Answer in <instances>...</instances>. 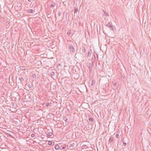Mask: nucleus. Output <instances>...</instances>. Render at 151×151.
Segmentation results:
<instances>
[{"mask_svg": "<svg viewBox=\"0 0 151 151\" xmlns=\"http://www.w3.org/2000/svg\"><path fill=\"white\" fill-rule=\"evenodd\" d=\"M76 142L73 141H71L67 145L68 148L70 150H72L76 146Z\"/></svg>", "mask_w": 151, "mask_h": 151, "instance_id": "f257e3e1", "label": "nucleus"}, {"mask_svg": "<svg viewBox=\"0 0 151 151\" xmlns=\"http://www.w3.org/2000/svg\"><path fill=\"white\" fill-rule=\"evenodd\" d=\"M68 44L69 45L68 50L70 54L74 53L75 52V50L73 46V43L72 42H71V43H68Z\"/></svg>", "mask_w": 151, "mask_h": 151, "instance_id": "f03ea898", "label": "nucleus"}, {"mask_svg": "<svg viewBox=\"0 0 151 151\" xmlns=\"http://www.w3.org/2000/svg\"><path fill=\"white\" fill-rule=\"evenodd\" d=\"M94 65L93 63H89V68L90 71H91L92 70V67Z\"/></svg>", "mask_w": 151, "mask_h": 151, "instance_id": "7ed1b4c3", "label": "nucleus"}, {"mask_svg": "<svg viewBox=\"0 0 151 151\" xmlns=\"http://www.w3.org/2000/svg\"><path fill=\"white\" fill-rule=\"evenodd\" d=\"M113 140H114L113 138L112 137H110L109 139V141H108L109 143H111V145H112V144H113L112 142H113Z\"/></svg>", "mask_w": 151, "mask_h": 151, "instance_id": "20e7f679", "label": "nucleus"}, {"mask_svg": "<svg viewBox=\"0 0 151 151\" xmlns=\"http://www.w3.org/2000/svg\"><path fill=\"white\" fill-rule=\"evenodd\" d=\"M110 23H108V24L107 25V26L108 27L111 28V29H113L112 25V24H109Z\"/></svg>", "mask_w": 151, "mask_h": 151, "instance_id": "39448f33", "label": "nucleus"}, {"mask_svg": "<svg viewBox=\"0 0 151 151\" xmlns=\"http://www.w3.org/2000/svg\"><path fill=\"white\" fill-rule=\"evenodd\" d=\"M27 12H28L29 13H32L34 12V11L33 9H30L27 10Z\"/></svg>", "mask_w": 151, "mask_h": 151, "instance_id": "423d86ee", "label": "nucleus"}, {"mask_svg": "<svg viewBox=\"0 0 151 151\" xmlns=\"http://www.w3.org/2000/svg\"><path fill=\"white\" fill-rule=\"evenodd\" d=\"M68 129L69 130V131L67 132L66 133L67 134L68 133H69V134H68L69 135L71 134V135H72V132H71V129L70 128H69Z\"/></svg>", "mask_w": 151, "mask_h": 151, "instance_id": "0eeeda50", "label": "nucleus"}, {"mask_svg": "<svg viewBox=\"0 0 151 151\" xmlns=\"http://www.w3.org/2000/svg\"><path fill=\"white\" fill-rule=\"evenodd\" d=\"M91 51H89L88 52V56L89 57H91Z\"/></svg>", "mask_w": 151, "mask_h": 151, "instance_id": "6e6552de", "label": "nucleus"}, {"mask_svg": "<svg viewBox=\"0 0 151 151\" xmlns=\"http://www.w3.org/2000/svg\"><path fill=\"white\" fill-rule=\"evenodd\" d=\"M59 148H60V146L58 145H55V148L56 150L59 149Z\"/></svg>", "mask_w": 151, "mask_h": 151, "instance_id": "1a4fd4ad", "label": "nucleus"}, {"mask_svg": "<svg viewBox=\"0 0 151 151\" xmlns=\"http://www.w3.org/2000/svg\"><path fill=\"white\" fill-rule=\"evenodd\" d=\"M88 120L89 121H90V122H92L93 121L94 119L92 117H91L89 118Z\"/></svg>", "mask_w": 151, "mask_h": 151, "instance_id": "9d476101", "label": "nucleus"}, {"mask_svg": "<svg viewBox=\"0 0 151 151\" xmlns=\"http://www.w3.org/2000/svg\"><path fill=\"white\" fill-rule=\"evenodd\" d=\"M47 135L50 137H51L52 136V134L51 132H48L47 134Z\"/></svg>", "mask_w": 151, "mask_h": 151, "instance_id": "9b49d317", "label": "nucleus"}, {"mask_svg": "<svg viewBox=\"0 0 151 151\" xmlns=\"http://www.w3.org/2000/svg\"><path fill=\"white\" fill-rule=\"evenodd\" d=\"M78 8H75L74 13L75 14V13H77V12L78 11Z\"/></svg>", "mask_w": 151, "mask_h": 151, "instance_id": "f8f14e48", "label": "nucleus"}, {"mask_svg": "<svg viewBox=\"0 0 151 151\" xmlns=\"http://www.w3.org/2000/svg\"><path fill=\"white\" fill-rule=\"evenodd\" d=\"M50 75L52 76H55V73L53 72H51L50 73Z\"/></svg>", "mask_w": 151, "mask_h": 151, "instance_id": "ddd939ff", "label": "nucleus"}, {"mask_svg": "<svg viewBox=\"0 0 151 151\" xmlns=\"http://www.w3.org/2000/svg\"><path fill=\"white\" fill-rule=\"evenodd\" d=\"M52 144V142L51 141H48V144L49 145H51Z\"/></svg>", "mask_w": 151, "mask_h": 151, "instance_id": "4468645a", "label": "nucleus"}, {"mask_svg": "<svg viewBox=\"0 0 151 151\" xmlns=\"http://www.w3.org/2000/svg\"><path fill=\"white\" fill-rule=\"evenodd\" d=\"M44 104L46 105L47 106H48L50 104L49 102H45Z\"/></svg>", "mask_w": 151, "mask_h": 151, "instance_id": "2eb2a0df", "label": "nucleus"}, {"mask_svg": "<svg viewBox=\"0 0 151 151\" xmlns=\"http://www.w3.org/2000/svg\"><path fill=\"white\" fill-rule=\"evenodd\" d=\"M115 137L117 138H119V134L118 133V132H117V134H116Z\"/></svg>", "mask_w": 151, "mask_h": 151, "instance_id": "dca6fc26", "label": "nucleus"}, {"mask_svg": "<svg viewBox=\"0 0 151 151\" xmlns=\"http://www.w3.org/2000/svg\"><path fill=\"white\" fill-rule=\"evenodd\" d=\"M19 79L21 82H23L24 81L23 78L22 77H21L19 78Z\"/></svg>", "mask_w": 151, "mask_h": 151, "instance_id": "f3484780", "label": "nucleus"}, {"mask_svg": "<svg viewBox=\"0 0 151 151\" xmlns=\"http://www.w3.org/2000/svg\"><path fill=\"white\" fill-rule=\"evenodd\" d=\"M71 31L70 30L68 31V32L67 34H68V36H70V34H71Z\"/></svg>", "mask_w": 151, "mask_h": 151, "instance_id": "a211bd4d", "label": "nucleus"}, {"mask_svg": "<svg viewBox=\"0 0 151 151\" xmlns=\"http://www.w3.org/2000/svg\"><path fill=\"white\" fill-rule=\"evenodd\" d=\"M55 3H54V4H51V5L50 6L51 7H53L55 6Z\"/></svg>", "mask_w": 151, "mask_h": 151, "instance_id": "6ab92c4d", "label": "nucleus"}, {"mask_svg": "<svg viewBox=\"0 0 151 151\" xmlns=\"http://www.w3.org/2000/svg\"><path fill=\"white\" fill-rule=\"evenodd\" d=\"M13 122H14V123L15 124H18V122L17 121H14Z\"/></svg>", "mask_w": 151, "mask_h": 151, "instance_id": "aec40b11", "label": "nucleus"}, {"mask_svg": "<svg viewBox=\"0 0 151 151\" xmlns=\"http://www.w3.org/2000/svg\"><path fill=\"white\" fill-rule=\"evenodd\" d=\"M104 15L105 16H108V14H107L106 12H104Z\"/></svg>", "mask_w": 151, "mask_h": 151, "instance_id": "412c9836", "label": "nucleus"}, {"mask_svg": "<svg viewBox=\"0 0 151 151\" xmlns=\"http://www.w3.org/2000/svg\"><path fill=\"white\" fill-rule=\"evenodd\" d=\"M35 136V135L34 134H32L31 135V137H33Z\"/></svg>", "mask_w": 151, "mask_h": 151, "instance_id": "4be33fe9", "label": "nucleus"}, {"mask_svg": "<svg viewBox=\"0 0 151 151\" xmlns=\"http://www.w3.org/2000/svg\"><path fill=\"white\" fill-rule=\"evenodd\" d=\"M82 51L84 53H85V52H86V50L85 49V48H84L82 50Z\"/></svg>", "mask_w": 151, "mask_h": 151, "instance_id": "5701e85b", "label": "nucleus"}, {"mask_svg": "<svg viewBox=\"0 0 151 151\" xmlns=\"http://www.w3.org/2000/svg\"><path fill=\"white\" fill-rule=\"evenodd\" d=\"M66 147L65 146H63L62 147V149H64Z\"/></svg>", "mask_w": 151, "mask_h": 151, "instance_id": "b1692460", "label": "nucleus"}, {"mask_svg": "<svg viewBox=\"0 0 151 151\" xmlns=\"http://www.w3.org/2000/svg\"><path fill=\"white\" fill-rule=\"evenodd\" d=\"M69 76H67V77H68V78H70V77L71 76H70V74L69 73Z\"/></svg>", "mask_w": 151, "mask_h": 151, "instance_id": "393cba45", "label": "nucleus"}, {"mask_svg": "<svg viewBox=\"0 0 151 151\" xmlns=\"http://www.w3.org/2000/svg\"><path fill=\"white\" fill-rule=\"evenodd\" d=\"M123 144L124 146H126L127 145V143L126 142H123Z\"/></svg>", "mask_w": 151, "mask_h": 151, "instance_id": "a878e982", "label": "nucleus"}, {"mask_svg": "<svg viewBox=\"0 0 151 151\" xmlns=\"http://www.w3.org/2000/svg\"><path fill=\"white\" fill-rule=\"evenodd\" d=\"M61 15V13L60 12H59L58 13V15H59V16H60Z\"/></svg>", "mask_w": 151, "mask_h": 151, "instance_id": "bb28decb", "label": "nucleus"}, {"mask_svg": "<svg viewBox=\"0 0 151 151\" xmlns=\"http://www.w3.org/2000/svg\"><path fill=\"white\" fill-rule=\"evenodd\" d=\"M116 83H114V86H116Z\"/></svg>", "mask_w": 151, "mask_h": 151, "instance_id": "cd10ccee", "label": "nucleus"}, {"mask_svg": "<svg viewBox=\"0 0 151 151\" xmlns=\"http://www.w3.org/2000/svg\"><path fill=\"white\" fill-rule=\"evenodd\" d=\"M28 1L29 2H31V0H28Z\"/></svg>", "mask_w": 151, "mask_h": 151, "instance_id": "c85d7f7f", "label": "nucleus"}, {"mask_svg": "<svg viewBox=\"0 0 151 151\" xmlns=\"http://www.w3.org/2000/svg\"><path fill=\"white\" fill-rule=\"evenodd\" d=\"M93 82H92V83H91V85H92V86L93 85Z\"/></svg>", "mask_w": 151, "mask_h": 151, "instance_id": "c756f323", "label": "nucleus"}, {"mask_svg": "<svg viewBox=\"0 0 151 151\" xmlns=\"http://www.w3.org/2000/svg\"><path fill=\"white\" fill-rule=\"evenodd\" d=\"M68 110V111H69V110L67 108V110Z\"/></svg>", "mask_w": 151, "mask_h": 151, "instance_id": "7c9ffc66", "label": "nucleus"}, {"mask_svg": "<svg viewBox=\"0 0 151 151\" xmlns=\"http://www.w3.org/2000/svg\"><path fill=\"white\" fill-rule=\"evenodd\" d=\"M63 89H64V90H65V89H64V88H63Z\"/></svg>", "mask_w": 151, "mask_h": 151, "instance_id": "2f4dec72", "label": "nucleus"}, {"mask_svg": "<svg viewBox=\"0 0 151 151\" xmlns=\"http://www.w3.org/2000/svg\"><path fill=\"white\" fill-rule=\"evenodd\" d=\"M66 120H67H67H68L67 119Z\"/></svg>", "mask_w": 151, "mask_h": 151, "instance_id": "473e14b6", "label": "nucleus"}]
</instances>
